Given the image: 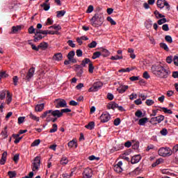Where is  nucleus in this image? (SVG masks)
I'll use <instances>...</instances> for the list:
<instances>
[{"mask_svg": "<svg viewBox=\"0 0 178 178\" xmlns=\"http://www.w3.org/2000/svg\"><path fill=\"white\" fill-rule=\"evenodd\" d=\"M60 165H63V166L67 165L69 163V160L67 159V157L63 156L61 160L60 161Z\"/></svg>", "mask_w": 178, "mask_h": 178, "instance_id": "obj_23", "label": "nucleus"}, {"mask_svg": "<svg viewBox=\"0 0 178 178\" xmlns=\"http://www.w3.org/2000/svg\"><path fill=\"white\" fill-rule=\"evenodd\" d=\"M40 143H41L40 139L35 140L31 143V147H37V145H40Z\"/></svg>", "mask_w": 178, "mask_h": 178, "instance_id": "obj_44", "label": "nucleus"}, {"mask_svg": "<svg viewBox=\"0 0 178 178\" xmlns=\"http://www.w3.org/2000/svg\"><path fill=\"white\" fill-rule=\"evenodd\" d=\"M7 156H8V152H4L2 154V156H1V159L0 160L1 165H3L4 163H6V157Z\"/></svg>", "mask_w": 178, "mask_h": 178, "instance_id": "obj_18", "label": "nucleus"}, {"mask_svg": "<svg viewBox=\"0 0 178 178\" xmlns=\"http://www.w3.org/2000/svg\"><path fill=\"white\" fill-rule=\"evenodd\" d=\"M123 163L122 161H119L116 165H114V170L117 172V173H121L123 172V168H122V165Z\"/></svg>", "mask_w": 178, "mask_h": 178, "instance_id": "obj_12", "label": "nucleus"}, {"mask_svg": "<svg viewBox=\"0 0 178 178\" xmlns=\"http://www.w3.org/2000/svg\"><path fill=\"white\" fill-rule=\"evenodd\" d=\"M127 90H129V86L127 85H120L117 88V91H118L119 94H124Z\"/></svg>", "mask_w": 178, "mask_h": 178, "instance_id": "obj_11", "label": "nucleus"}, {"mask_svg": "<svg viewBox=\"0 0 178 178\" xmlns=\"http://www.w3.org/2000/svg\"><path fill=\"white\" fill-rule=\"evenodd\" d=\"M29 118L32 119V120H35V122H40V118L33 114V113H30Z\"/></svg>", "mask_w": 178, "mask_h": 178, "instance_id": "obj_29", "label": "nucleus"}, {"mask_svg": "<svg viewBox=\"0 0 178 178\" xmlns=\"http://www.w3.org/2000/svg\"><path fill=\"white\" fill-rule=\"evenodd\" d=\"M20 30H22V26H13L12 33L16 34V33H19V31H20Z\"/></svg>", "mask_w": 178, "mask_h": 178, "instance_id": "obj_26", "label": "nucleus"}, {"mask_svg": "<svg viewBox=\"0 0 178 178\" xmlns=\"http://www.w3.org/2000/svg\"><path fill=\"white\" fill-rule=\"evenodd\" d=\"M162 109H163L164 113H168L169 115H172V113H173L172 110L168 109L167 108L163 107Z\"/></svg>", "mask_w": 178, "mask_h": 178, "instance_id": "obj_47", "label": "nucleus"}, {"mask_svg": "<svg viewBox=\"0 0 178 178\" xmlns=\"http://www.w3.org/2000/svg\"><path fill=\"white\" fill-rule=\"evenodd\" d=\"M88 47L89 48H95L97 47V42L96 41H92L91 43H90Z\"/></svg>", "mask_w": 178, "mask_h": 178, "instance_id": "obj_52", "label": "nucleus"}, {"mask_svg": "<svg viewBox=\"0 0 178 178\" xmlns=\"http://www.w3.org/2000/svg\"><path fill=\"white\" fill-rule=\"evenodd\" d=\"M83 178H91L92 177V170L91 168H86L83 173Z\"/></svg>", "mask_w": 178, "mask_h": 178, "instance_id": "obj_10", "label": "nucleus"}, {"mask_svg": "<svg viewBox=\"0 0 178 178\" xmlns=\"http://www.w3.org/2000/svg\"><path fill=\"white\" fill-rule=\"evenodd\" d=\"M73 176V172H71L70 174L67 173H64L63 174V178H70Z\"/></svg>", "mask_w": 178, "mask_h": 178, "instance_id": "obj_51", "label": "nucleus"}, {"mask_svg": "<svg viewBox=\"0 0 178 178\" xmlns=\"http://www.w3.org/2000/svg\"><path fill=\"white\" fill-rule=\"evenodd\" d=\"M89 73H94V65L92 62L89 64Z\"/></svg>", "mask_w": 178, "mask_h": 178, "instance_id": "obj_56", "label": "nucleus"}, {"mask_svg": "<svg viewBox=\"0 0 178 178\" xmlns=\"http://www.w3.org/2000/svg\"><path fill=\"white\" fill-rule=\"evenodd\" d=\"M33 172H38L40 167L41 166V159L40 156H36L32 163Z\"/></svg>", "mask_w": 178, "mask_h": 178, "instance_id": "obj_4", "label": "nucleus"}, {"mask_svg": "<svg viewBox=\"0 0 178 178\" xmlns=\"http://www.w3.org/2000/svg\"><path fill=\"white\" fill-rule=\"evenodd\" d=\"M66 13V11L65 10H60V11H57V17H63V16H65Z\"/></svg>", "mask_w": 178, "mask_h": 178, "instance_id": "obj_38", "label": "nucleus"}, {"mask_svg": "<svg viewBox=\"0 0 178 178\" xmlns=\"http://www.w3.org/2000/svg\"><path fill=\"white\" fill-rule=\"evenodd\" d=\"M160 47L165 51H169V47H168V44L165 43H161Z\"/></svg>", "mask_w": 178, "mask_h": 178, "instance_id": "obj_42", "label": "nucleus"}, {"mask_svg": "<svg viewBox=\"0 0 178 178\" xmlns=\"http://www.w3.org/2000/svg\"><path fill=\"white\" fill-rule=\"evenodd\" d=\"M13 81L14 86H17V83H19V77L17 76H14L13 77Z\"/></svg>", "mask_w": 178, "mask_h": 178, "instance_id": "obj_46", "label": "nucleus"}, {"mask_svg": "<svg viewBox=\"0 0 178 178\" xmlns=\"http://www.w3.org/2000/svg\"><path fill=\"white\" fill-rule=\"evenodd\" d=\"M172 154V149L169 147H161L159 149V155L160 156H170Z\"/></svg>", "mask_w": 178, "mask_h": 178, "instance_id": "obj_5", "label": "nucleus"}, {"mask_svg": "<svg viewBox=\"0 0 178 178\" xmlns=\"http://www.w3.org/2000/svg\"><path fill=\"white\" fill-rule=\"evenodd\" d=\"M173 62H174V65L175 66H178V56H175L173 58Z\"/></svg>", "mask_w": 178, "mask_h": 178, "instance_id": "obj_61", "label": "nucleus"}, {"mask_svg": "<svg viewBox=\"0 0 178 178\" xmlns=\"http://www.w3.org/2000/svg\"><path fill=\"white\" fill-rule=\"evenodd\" d=\"M90 63L91 60H90V58H85L82 60L81 66L86 67V65H89Z\"/></svg>", "mask_w": 178, "mask_h": 178, "instance_id": "obj_28", "label": "nucleus"}, {"mask_svg": "<svg viewBox=\"0 0 178 178\" xmlns=\"http://www.w3.org/2000/svg\"><path fill=\"white\" fill-rule=\"evenodd\" d=\"M12 102V96L10 95V92L8 91L7 92V99H6V103L8 105Z\"/></svg>", "mask_w": 178, "mask_h": 178, "instance_id": "obj_36", "label": "nucleus"}, {"mask_svg": "<svg viewBox=\"0 0 178 178\" xmlns=\"http://www.w3.org/2000/svg\"><path fill=\"white\" fill-rule=\"evenodd\" d=\"M136 98H137V94L136 93H132L129 96V99H131V101H133V99H136Z\"/></svg>", "mask_w": 178, "mask_h": 178, "instance_id": "obj_60", "label": "nucleus"}, {"mask_svg": "<svg viewBox=\"0 0 178 178\" xmlns=\"http://www.w3.org/2000/svg\"><path fill=\"white\" fill-rule=\"evenodd\" d=\"M162 29L163 30V31H169V25H168V24H163L162 26Z\"/></svg>", "mask_w": 178, "mask_h": 178, "instance_id": "obj_59", "label": "nucleus"}, {"mask_svg": "<svg viewBox=\"0 0 178 178\" xmlns=\"http://www.w3.org/2000/svg\"><path fill=\"white\" fill-rule=\"evenodd\" d=\"M167 22H168V20L166 19V18H162L158 21V24H159V26H161V24H163L166 23Z\"/></svg>", "mask_w": 178, "mask_h": 178, "instance_id": "obj_48", "label": "nucleus"}, {"mask_svg": "<svg viewBox=\"0 0 178 178\" xmlns=\"http://www.w3.org/2000/svg\"><path fill=\"white\" fill-rule=\"evenodd\" d=\"M162 162H163V159H159L156 161L155 163H154L152 166V168H155V166H158V165H161V163H162Z\"/></svg>", "mask_w": 178, "mask_h": 178, "instance_id": "obj_34", "label": "nucleus"}, {"mask_svg": "<svg viewBox=\"0 0 178 178\" xmlns=\"http://www.w3.org/2000/svg\"><path fill=\"white\" fill-rule=\"evenodd\" d=\"M47 113H51L53 118H56L57 119H58V118H62V113L59 110H47L42 113L40 118L42 119H45V116H47Z\"/></svg>", "mask_w": 178, "mask_h": 178, "instance_id": "obj_3", "label": "nucleus"}, {"mask_svg": "<svg viewBox=\"0 0 178 178\" xmlns=\"http://www.w3.org/2000/svg\"><path fill=\"white\" fill-rule=\"evenodd\" d=\"M41 48L42 49H47V48H48V43L43 42H41L39 44V49Z\"/></svg>", "mask_w": 178, "mask_h": 178, "instance_id": "obj_35", "label": "nucleus"}, {"mask_svg": "<svg viewBox=\"0 0 178 178\" xmlns=\"http://www.w3.org/2000/svg\"><path fill=\"white\" fill-rule=\"evenodd\" d=\"M40 40H42V35L39 32V31H37L35 33L34 36V42H38Z\"/></svg>", "mask_w": 178, "mask_h": 178, "instance_id": "obj_16", "label": "nucleus"}, {"mask_svg": "<svg viewBox=\"0 0 178 178\" xmlns=\"http://www.w3.org/2000/svg\"><path fill=\"white\" fill-rule=\"evenodd\" d=\"M46 118V122H51V120H52V118H54V116L52 115L51 113H49L47 114H46V115L44 116V118Z\"/></svg>", "mask_w": 178, "mask_h": 178, "instance_id": "obj_33", "label": "nucleus"}, {"mask_svg": "<svg viewBox=\"0 0 178 178\" xmlns=\"http://www.w3.org/2000/svg\"><path fill=\"white\" fill-rule=\"evenodd\" d=\"M101 56V52L96 51L93 54V56H92V59H97V58H99Z\"/></svg>", "mask_w": 178, "mask_h": 178, "instance_id": "obj_43", "label": "nucleus"}, {"mask_svg": "<svg viewBox=\"0 0 178 178\" xmlns=\"http://www.w3.org/2000/svg\"><path fill=\"white\" fill-rule=\"evenodd\" d=\"M108 109H116L118 108V104L115 103V102H111L107 104Z\"/></svg>", "mask_w": 178, "mask_h": 178, "instance_id": "obj_19", "label": "nucleus"}, {"mask_svg": "<svg viewBox=\"0 0 178 178\" xmlns=\"http://www.w3.org/2000/svg\"><path fill=\"white\" fill-rule=\"evenodd\" d=\"M54 60H56L57 62H60L62 59H63V55L61 53H57L53 56Z\"/></svg>", "mask_w": 178, "mask_h": 178, "instance_id": "obj_15", "label": "nucleus"}, {"mask_svg": "<svg viewBox=\"0 0 178 178\" xmlns=\"http://www.w3.org/2000/svg\"><path fill=\"white\" fill-rule=\"evenodd\" d=\"M34 73H35V68L34 67H32L29 69L28 74L26 76V80H28V81H30V79L34 77Z\"/></svg>", "mask_w": 178, "mask_h": 178, "instance_id": "obj_9", "label": "nucleus"}, {"mask_svg": "<svg viewBox=\"0 0 178 178\" xmlns=\"http://www.w3.org/2000/svg\"><path fill=\"white\" fill-rule=\"evenodd\" d=\"M166 62L167 63H169V64L172 63V62H173V56H168L166 58Z\"/></svg>", "mask_w": 178, "mask_h": 178, "instance_id": "obj_55", "label": "nucleus"}, {"mask_svg": "<svg viewBox=\"0 0 178 178\" xmlns=\"http://www.w3.org/2000/svg\"><path fill=\"white\" fill-rule=\"evenodd\" d=\"M107 20H108V22H109L111 23V24H112L113 26L116 25V22H115V20H113V19H112V17H107Z\"/></svg>", "mask_w": 178, "mask_h": 178, "instance_id": "obj_49", "label": "nucleus"}, {"mask_svg": "<svg viewBox=\"0 0 178 178\" xmlns=\"http://www.w3.org/2000/svg\"><path fill=\"white\" fill-rule=\"evenodd\" d=\"M165 120V116L163 115H159L157 117H154L152 118V122H157V123H161L163 122Z\"/></svg>", "mask_w": 178, "mask_h": 178, "instance_id": "obj_14", "label": "nucleus"}, {"mask_svg": "<svg viewBox=\"0 0 178 178\" xmlns=\"http://www.w3.org/2000/svg\"><path fill=\"white\" fill-rule=\"evenodd\" d=\"M135 116H136V118H143L144 115H143V111H141L140 110H138L135 113Z\"/></svg>", "mask_w": 178, "mask_h": 178, "instance_id": "obj_41", "label": "nucleus"}, {"mask_svg": "<svg viewBox=\"0 0 178 178\" xmlns=\"http://www.w3.org/2000/svg\"><path fill=\"white\" fill-rule=\"evenodd\" d=\"M102 82H95L93 83L92 86L90 88H89L88 91L89 92H95L98 91V90H99L102 87Z\"/></svg>", "mask_w": 178, "mask_h": 178, "instance_id": "obj_7", "label": "nucleus"}, {"mask_svg": "<svg viewBox=\"0 0 178 178\" xmlns=\"http://www.w3.org/2000/svg\"><path fill=\"white\" fill-rule=\"evenodd\" d=\"M54 104L56 108H67V103H66V100L63 99H56L54 100Z\"/></svg>", "mask_w": 178, "mask_h": 178, "instance_id": "obj_6", "label": "nucleus"}, {"mask_svg": "<svg viewBox=\"0 0 178 178\" xmlns=\"http://www.w3.org/2000/svg\"><path fill=\"white\" fill-rule=\"evenodd\" d=\"M69 148H73V147H75V148H77V142L76 140H72L70 141L67 144Z\"/></svg>", "mask_w": 178, "mask_h": 178, "instance_id": "obj_25", "label": "nucleus"}, {"mask_svg": "<svg viewBox=\"0 0 178 178\" xmlns=\"http://www.w3.org/2000/svg\"><path fill=\"white\" fill-rule=\"evenodd\" d=\"M86 129H88V130H92L94 127H95V122H90L88 123V124L85 126Z\"/></svg>", "mask_w": 178, "mask_h": 178, "instance_id": "obj_27", "label": "nucleus"}, {"mask_svg": "<svg viewBox=\"0 0 178 178\" xmlns=\"http://www.w3.org/2000/svg\"><path fill=\"white\" fill-rule=\"evenodd\" d=\"M67 43L72 48H76V44H74V42H73V40H68Z\"/></svg>", "mask_w": 178, "mask_h": 178, "instance_id": "obj_53", "label": "nucleus"}, {"mask_svg": "<svg viewBox=\"0 0 178 178\" xmlns=\"http://www.w3.org/2000/svg\"><path fill=\"white\" fill-rule=\"evenodd\" d=\"M145 27L147 29V30H149L152 27V20L147 19L145 22Z\"/></svg>", "mask_w": 178, "mask_h": 178, "instance_id": "obj_21", "label": "nucleus"}, {"mask_svg": "<svg viewBox=\"0 0 178 178\" xmlns=\"http://www.w3.org/2000/svg\"><path fill=\"white\" fill-rule=\"evenodd\" d=\"M89 161H99V157H96L94 155L90 156L88 157Z\"/></svg>", "mask_w": 178, "mask_h": 178, "instance_id": "obj_50", "label": "nucleus"}, {"mask_svg": "<svg viewBox=\"0 0 178 178\" xmlns=\"http://www.w3.org/2000/svg\"><path fill=\"white\" fill-rule=\"evenodd\" d=\"M140 161H141V156L140 154H137V155L132 156V158L131 159V163L134 165L136 163H138L140 162Z\"/></svg>", "mask_w": 178, "mask_h": 178, "instance_id": "obj_13", "label": "nucleus"}, {"mask_svg": "<svg viewBox=\"0 0 178 178\" xmlns=\"http://www.w3.org/2000/svg\"><path fill=\"white\" fill-rule=\"evenodd\" d=\"M104 23V15L102 13L95 14L90 19V24L93 27H101Z\"/></svg>", "mask_w": 178, "mask_h": 178, "instance_id": "obj_2", "label": "nucleus"}, {"mask_svg": "<svg viewBox=\"0 0 178 178\" xmlns=\"http://www.w3.org/2000/svg\"><path fill=\"white\" fill-rule=\"evenodd\" d=\"M44 108H45V104L44 103L37 104L35 107V112H42V111H44Z\"/></svg>", "mask_w": 178, "mask_h": 178, "instance_id": "obj_17", "label": "nucleus"}, {"mask_svg": "<svg viewBox=\"0 0 178 178\" xmlns=\"http://www.w3.org/2000/svg\"><path fill=\"white\" fill-rule=\"evenodd\" d=\"M1 136L3 138H8V127H5L3 131H1Z\"/></svg>", "mask_w": 178, "mask_h": 178, "instance_id": "obj_31", "label": "nucleus"}, {"mask_svg": "<svg viewBox=\"0 0 178 178\" xmlns=\"http://www.w3.org/2000/svg\"><path fill=\"white\" fill-rule=\"evenodd\" d=\"M147 122H148V118H143L138 120V124L139 126H145V123H147Z\"/></svg>", "mask_w": 178, "mask_h": 178, "instance_id": "obj_22", "label": "nucleus"}, {"mask_svg": "<svg viewBox=\"0 0 178 178\" xmlns=\"http://www.w3.org/2000/svg\"><path fill=\"white\" fill-rule=\"evenodd\" d=\"M6 97V93L3 91L1 92V93H0V99H5Z\"/></svg>", "mask_w": 178, "mask_h": 178, "instance_id": "obj_64", "label": "nucleus"}, {"mask_svg": "<svg viewBox=\"0 0 178 178\" xmlns=\"http://www.w3.org/2000/svg\"><path fill=\"white\" fill-rule=\"evenodd\" d=\"M8 175L10 178H15V177H16L17 174L16 173V171H9L8 172Z\"/></svg>", "mask_w": 178, "mask_h": 178, "instance_id": "obj_37", "label": "nucleus"}, {"mask_svg": "<svg viewBox=\"0 0 178 178\" xmlns=\"http://www.w3.org/2000/svg\"><path fill=\"white\" fill-rule=\"evenodd\" d=\"M100 120L102 123H107L111 120V114L108 112L103 113L100 116Z\"/></svg>", "mask_w": 178, "mask_h": 178, "instance_id": "obj_8", "label": "nucleus"}, {"mask_svg": "<svg viewBox=\"0 0 178 178\" xmlns=\"http://www.w3.org/2000/svg\"><path fill=\"white\" fill-rule=\"evenodd\" d=\"M42 8H43L44 10L48 11L51 8V4L48 3H43L40 5Z\"/></svg>", "mask_w": 178, "mask_h": 178, "instance_id": "obj_24", "label": "nucleus"}, {"mask_svg": "<svg viewBox=\"0 0 178 178\" xmlns=\"http://www.w3.org/2000/svg\"><path fill=\"white\" fill-rule=\"evenodd\" d=\"M165 39V41H167V42H170V43L173 42V40L172 39V36L170 35H166Z\"/></svg>", "mask_w": 178, "mask_h": 178, "instance_id": "obj_54", "label": "nucleus"}, {"mask_svg": "<svg viewBox=\"0 0 178 178\" xmlns=\"http://www.w3.org/2000/svg\"><path fill=\"white\" fill-rule=\"evenodd\" d=\"M154 15H155L156 19H161L162 17H165V15L159 13V12H158V10L154 11Z\"/></svg>", "mask_w": 178, "mask_h": 178, "instance_id": "obj_39", "label": "nucleus"}, {"mask_svg": "<svg viewBox=\"0 0 178 178\" xmlns=\"http://www.w3.org/2000/svg\"><path fill=\"white\" fill-rule=\"evenodd\" d=\"M165 2H166V0H158L157 1L158 8H160V9H163L165 8Z\"/></svg>", "mask_w": 178, "mask_h": 178, "instance_id": "obj_20", "label": "nucleus"}, {"mask_svg": "<svg viewBox=\"0 0 178 178\" xmlns=\"http://www.w3.org/2000/svg\"><path fill=\"white\" fill-rule=\"evenodd\" d=\"M51 24H54V20L51 18H48L46 22V25L51 26Z\"/></svg>", "mask_w": 178, "mask_h": 178, "instance_id": "obj_57", "label": "nucleus"}, {"mask_svg": "<svg viewBox=\"0 0 178 178\" xmlns=\"http://www.w3.org/2000/svg\"><path fill=\"white\" fill-rule=\"evenodd\" d=\"M58 131V125L56 124H53V128L50 129V133H56Z\"/></svg>", "mask_w": 178, "mask_h": 178, "instance_id": "obj_45", "label": "nucleus"}, {"mask_svg": "<svg viewBox=\"0 0 178 178\" xmlns=\"http://www.w3.org/2000/svg\"><path fill=\"white\" fill-rule=\"evenodd\" d=\"M129 80H131V81H137L138 80H140V76H131L129 78Z\"/></svg>", "mask_w": 178, "mask_h": 178, "instance_id": "obj_58", "label": "nucleus"}, {"mask_svg": "<svg viewBox=\"0 0 178 178\" xmlns=\"http://www.w3.org/2000/svg\"><path fill=\"white\" fill-rule=\"evenodd\" d=\"M24 119H26V117H19L18 118V124H22L24 122Z\"/></svg>", "mask_w": 178, "mask_h": 178, "instance_id": "obj_62", "label": "nucleus"}, {"mask_svg": "<svg viewBox=\"0 0 178 178\" xmlns=\"http://www.w3.org/2000/svg\"><path fill=\"white\" fill-rule=\"evenodd\" d=\"M74 55H76V53L74 51H71L68 53L67 58L69 60H73V58H74Z\"/></svg>", "mask_w": 178, "mask_h": 178, "instance_id": "obj_30", "label": "nucleus"}, {"mask_svg": "<svg viewBox=\"0 0 178 178\" xmlns=\"http://www.w3.org/2000/svg\"><path fill=\"white\" fill-rule=\"evenodd\" d=\"M111 60H120V59H123V55H116L111 57Z\"/></svg>", "mask_w": 178, "mask_h": 178, "instance_id": "obj_32", "label": "nucleus"}, {"mask_svg": "<svg viewBox=\"0 0 178 178\" xmlns=\"http://www.w3.org/2000/svg\"><path fill=\"white\" fill-rule=\"evenodd\" d=\"M146 105H147V106H151L152 105H154V104H155V101L152 100V99H147L145 102Z\"/></svg>", "mask_w": 178, "mask_h": 178, "instance_id": "obj_40", "label": "nucleus"}, {"mask_svg": "<svg viewBox=\"0 0 178 178\" xmlns=\"http://www.w3.org/2000/svg\"><path fill=\"white\" fill-rule=\"evenodd\" d=\"M151 70L153 74L159 79H166L168 76L170 74L169 69L165 67L162 64H155L152 65Z\"/></svg>", "mask_w": 178, "mask_h": 178, "instance_id": "obj_1", "label": "nucleus"}, {"mask_svg": "<svg viewBox=\"0 0 178 178\" xmlns=\"http://www.w3.org/2000/svg\"><path fill=\"white\" fill-rule=\"evenodd\" d=\"M120 124V118H116L114 120V126H119Z\"/></svg>", "mask_w": 178, "mask_h": 178, "instance_id": "obj_63", "label": "nucleus"}]
</instances>
